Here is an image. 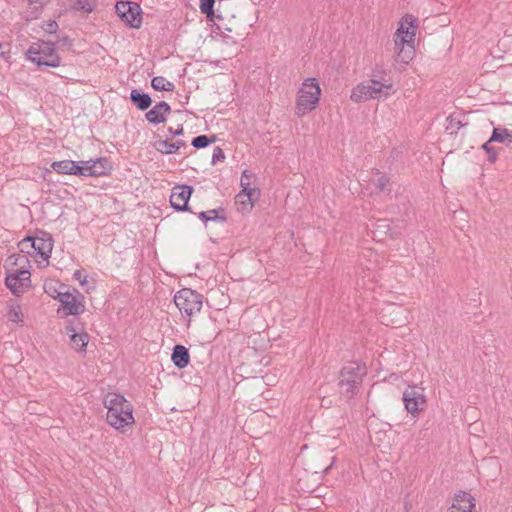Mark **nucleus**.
I'll use <instances>...</instances> for the list:
<instances>
[{"instance_id": "1", "label": "nucleus", "mask_w": 512, "mask_h": 512, "mask_svg": "<svg viewBox=\"0 0 512 512\" xmlns=\"http://www.w3.org/2000/svg\"><path fill=\"white\" fill-rule=\"evenodd\" d=\"M103 406L107 409V424L116 431L125 433L134 425L133 406L122 394L108 392L103 397Z\"/></svg>"}, {"instance_id": "2", "label": "nucleus", "mask_w": 512, "mask_h": 512, "mask_svg": "<svg viewBox=\"0 0 512 512\" xmlns=\"http://www.w3.org/2000/svg\"><path fill=\"white\" fill-rule=\"evenodd\" d=\"M320 95L321 89L317 79L314 77L305 79L297 93L295 114L302 117L316 109Z\"/></svg>"}, {"instance_id": "3", "label": "nucleus", "mask_w": 512, "mask_h": 512, "mask_svg": "<svg viewBox=\"0 0 512 512\" xmlns=\"http://www.w3.org/2000/svg\"><path fill=\"white\" fill-rule=\"evenodd\" d=\"M392 87L391 81H380L371 78L369 82H363L354 87L350 98L354 102L385 99L391 94Z\"/></svg>"}, {"instance_id": "4", "label": "nucleus", "mask_w": 512, "mask_h": 512, "mask_svg": "<svg viewBox=\"0 0 512 512\" xmlns=\"http://www.w3.org/2000/svg\"><path fill=\"white\" fill-rule=\"evenodd\" d=\"M18 247L22 253L38 256L48 263L53 249L52 236L45 231H39L35 236L22 239Z\"/></svg>"}, {"instance_id": "5", "label": "nucleus", "mask_w": 512, "mask_h": 512, "mask_svg": "<svg viewBox=\"0 0 512 512\" xmlns=\"http://www.w3.org/2000/svg\"><path fill=\"white\" fill-rule=\"evenodd\" d=\"M27 59L38 67H59L61 58L57 53L55 43L40 41L31 45L26 51Z\"/></svg>"}, {"instance_id": "6", "label": "nucleus", "mask_w": 512, "mask_h": 512, "mask_svg": "<svg viewBox=\"0 0 512 512\" xmlns=\"http://www.w3.org/2000/svg\"><path fill=\"white\" fill-rule=\"evenodd\" d=\"M365 374V368L357 362H350L344 365L340 371V380L338 383L340 393L347 399L353 398L358 393L359 386Z\"/></svg>"}, {"instance_id": "7", "label": "nucleus", "mask_w": 512, "mask_h": 512, "mask_svg": "<svg viewBox=\"0 0 512 512\" xmlns=\"http://www.w3.org/2000/svg\"><path fill=\"white\" fill-rule=\"evenodd\" d=\"M202 299L201 294L190 288H183L174 295V303L179 311L189 317L188 324L190 323V317L200 312L203 304Z\"/></svg>"}, {"instance_id": "8", "label": "nucleus", "mask_w": 512, "mask_h": 512, "mask_svg": "<svg viewBox=\"0 0 512 512\" xmlns=\"http://www.w3.org/2000/svg\"><path fill=\"white\" fill-rule=\"evenodd\" d=\"M120 19L131 28H139L142 24V10L139 4L131 1H120L115 5Z\"/></svg>"}, {"instance_id": "9", "label": "nucleus", "mask_w": 512, "mask_h": 512, "mask_svg": "<svg viewBox=\"0 0 512 512\" xmlns=\"http://www.w3.org/2000/svg\"><path fill=\"white\" fill-rule=\"evenodd\" d=\"M402 400L405 409L412 415H417L426 405L424 389L418 386H409L404 392Z\"/></svg>"}, {"instance_id": "10", "label": "nucleus", "mask_w": 512, "mask_h": 512, "mask_svg": "<svg viewBox=\"0 0 512 512\" xmlns=\"http://www.w3.org/2000/svg\"><path fill=\"white\" fill-rule=\"evenodd\" d=\"M5 284L14 295H20L30 286V272L17 270L6 277Z\"/></svg>"}, {"instance_id": "11", "label": "nucleus", "mask_w": 512, "mask_h": 512, "mask_svg": "<svg viewBox=\"0 0 512 512\" xmlns=\"http://www.w3.org/2000/svg\"><path fill=\"white\" fill-rule=\"evenodd\" d=\"M193 188L188 185H177L172 189L170 204L177 211H188V201Z\"/></svg>"}, {"instance_id": "12", "label": "nucleus", "mask_w": 512, "mask_h": 512, "mask_svg": "<svg viewBox=\"0 0 512 512\" xmlns=\"http://www.w3.org/2000/svg\"><path fill=\"white\" fill-rule=\"evenodd\" d=\"M63 310L67 315L77 316L84 312V304L70 292H59L57 296Z\"/></svg>"}, {"instance_id": "13", "label": "nucleus", "mask_w": 512, "mask_h": 512, "mask_svg": "<svg viewBox=\"0 0 512 512\" xmlns=\"http://www.w3.org/2000/svg\"><path fill=\"white\" fill-rule=\"evenodd\" d=\"M405 22L409 24V26H405L403 22L400 23V26L395 32L394 35V46H399L403 44L413 45L415 30L413 28V19L411 16L405 17Z\"/></svg>"}, {"instance_id": "14", "label": "nucleus", "mask_w": 512, "mask_h": 512, "mask_svg": "<svg viewBox=\"0 0 512 512\" xmlns=\"http://www.w3.org/2000/svg\"><path fill=\"white\" fill-rule=\"evenodd\" d=\"M66 334L69 335L72 346L80 352H85L89 342V335L83 329H77L72 321L66 325Z\"/></svg>"}, {"instance_id": "15", "label": "nucleus", "mask_w": 512, "mask_h": 512, "mask_svg": "<svg viewBox=\"0 0 512 512\" xmlns=\"http://www.w3.org/2000/svg\"><path fill=\"white\" fill-rule=\"evenodd\" d=\"M475 509V498L468 492L459 491L455 494L453 503L448 512H473Z\"/></svg>"}, {"instance_id": "16", "label": "nucleus", "mask_w": 512, "mask_h": 512, "mask_svg": "<svg viewBox=\"0 0 512 512\" xmlns=\"http://www.w3.org/2000/svg\"><path fill=\"white\" fill-rule=\"evenodd\" d=\"M170 112V105L165 101H161L157 103L153 108H151L148 112H146L145 118L149 123L158 125L166 121L167 116L170 114Z\"/></svg>"}, {"instance_id": "17", "label": "nucleus", "mask_w": 512, "mask_h": 512, "mask_svg": "<svg viewBox=\"0 0 512 512\" xmlns=\"http://www.w3.org/2000/svg\"><path fill=\"white\" fill-rule=\"evenodd\" d=\"M259 196L260 191H253L252 193L240 191L235 197V204L238 211L242 214L249 213Z\"/></svg>"}, {"instance_id": "18", "label": "nucleus", "mask_w": 512, "mask_h": 512, "mask_svg": "<svg viewBox=\"0 0 512 512\" xmlns=\"http://www.w3.org/2000/svg\"><path fill=\"white\" fill-rule=\"evenodd\" d=\"M88 164L89 177H100L110 173L112 166L106 157H100L96 159H89L85 161Z\"/></svg>"}, {"instance_id": "19", "label": "nucleus", "mask_w": 512, "mask_h": 512, "mask_svg": "<svg viewBox=\"0 0 512 512\" xmlns=\"http://www.w3.org/2000/svg\"><path fill=\"white\" fill-rule=\"evenodd\" d=\"M171 360L179 369L187 367L190 360L188 349L180 344L175 345L172 351Z\"/></svg>"}, {"instance_id": "20", "label": "nucleus", "mask_w": 512, "mask_h": 512, "mask_svg": "<svg viewBox=\"0 0 512 512\" xmlns=\"http://www.w3.org/2000/svg\"><path fill=\"white\" fill-rule=\"evenodd\" d=\"M130 100L141 111L147 110L152 104L149 94L144 93L141 89H132Z\"/></svg>"}, {"instance_id": "21", "label": "nucleus", "mask_w": 512, "mask_h": 512, "mask_svg": "<svg viewBox=\"0 0 512 512\" xmlns=\"http://www.w3.org/2000/svg\"><path fill=\"white\" fill-rule=\"evenodd\" d=\"M198 218L201 219L203 222H218V223H225L227 221V217L225 215V209L222 207L208 210V211H202L198 213Z\"/></svg>"}, {"instance_id": "22", "label": "nucleus", "mask_w": 512, "mask_h": 512, "mask_svg": "<svg viewBox=\"0 0 512 512\" xmlns=\"http://www.w3.org/2000/svg\"><path fill=\"white\" fill-rule=\"evenodd\" d=\"M489 142H499L505 145H510L512 143V130L503 127L494 128L489 138Z\"/></svg>"}, {"instance_id": "23", "label": "nucleus", "mask_w": 512, "mask_h": 512, "mask_svg": "<svg viewBox=\"0 0 512 512\" xmlns=\"http://www.w3.org/2000/svg\"><path fill=\"white\" fill-rule=\"evenodd\" d=\"M257 181L256 174L250 172L249 170L245 169L242 172L241 178H240V186L242 192H249L252 193L253 191H260L257 187L253 186Z\"/></svg>"}, {"instance_id": "24", "label": "nucleus", "mask_w": 512, "mask_h": 512, "mask_svg": "<svg viewBox=\"0 0 512 512\" xmlns=\"http://www.w3.org/2000/svg\"><path fill=\"white\" fill-rule=\"evenodd\" d=\"M394 50L396 53V60L403 64H408L414 56V45L403 44L399 46H394Z\"/></svg>"}, {"instance_id": "25", "label": "nucleus", "mask_w": 512, "mask_h": 512, "mask_svg": "<svg viewBox=\"0 0 512 512\" xmlns=\"http://www.w3.org/2000/svg\"><path fill=\"white\" fill-rule=\"evenodd\" d=\"M212 27L213 33L220 38L222 43L226 45H235L237 43V39L229 35V33L232 32V28L228 26L223 27L216 23H214Z\"/></svg>"}, {"instance_id": "26", "label": "nucleus", "mask_w": 512, "mask_h": 512, "mask_svg": "<svg viewBox=\"0 0 512 512\" xmlns=\"http://www.w3.org/2000/svg\"><path fill=\"white\" fill-rule=\"evenodd\" d=\"M151 86L156 91H166L171 92L174 90L175 86L172 82L168 81L163 76H155L151 80Z\"/></svg>"}, {"instance_id": "27", "label": "nucleus", "mask_w": 512, "mask_h": 512, "mask_svg": "<svg viewBox=\"0 0 512 512\" xmlns=\"http://www.w3.org/2000/svg\"><path fill=\"white\" fill-rule=\"evenodd\" d=\"M153 147L158 151L159 153L163 155H170L177 152V147L174 146L173 142H169V140H156L153 143Z\"/></svg>"}, {"instance_id": "28", "label": "nucleus", "mask_w": 512, "mask_h": 512, "mask_svg": "<svg viewBox=\"0 0 512 512\" xmlns=\"http://www.w3.org/2000/svg\"><path fill=\"white\" fill-rule=\"evenodd\" d=\"M464 125L466 124L463 123L460 115L451 114L446 119V131L451 135L456 134Z\"/></svg>"}, {"instance_id": "29", "label": "nucleus", "mask_w": 512, "mask_h": 512, "mask_svg": "<svg viewBox=\"0 0 512 512\" xmlns=\"http://www.w3.org/2000/svg\"><path fill=\"white\" fill-rule=\"evenodd\" d=\"M89 169L90 167H88V164H86L85 161L72 160L70 175L89 177Z\"/></svg>"}, {"instance_id": "30", "label": "nucleus", "mask_w": 512, "mask_h": 512, "mask_svg": "<svg viewBox=\"0 0 512 512\" xmlns=\"http://www.w3.org/2000/svg\"><path fill=\"white\" fill-rule=\"evenodd\" d=\"M7 318L9 321L16 323V324H22L23 323V313L21 310L20 305H10L8 312H7Z\"/></svg>"}, {"instance_id": "31", "label": "nucleus", "mask_w": 512, "mask_h": 512, "mask_svg": "<svg viewBox=\"0 0 512 512\" xmlns=\"http://www.w3.org/2000/svg\"><path fill=\"white\" fill-rule=\"evenodd\" d=\"M71 165H72V160L54 161L51 164V168L53 169V171H55L59 174L70 175Z\"/></svg>"}, {"instance_id": "32", "label": "nucleus", "mask_w": 512, "mask_h": 512, "mask_svg": "<svg viewBox=\"0 0 512 512\" xmlns=\"http://www.w3.org/2000/svg\"><path fill=\"white\" fill-rule=\"evenodd\" d=\"M95 6V2L91 0H76L72 5V9L75 11L91 13L95 9Z\"/></svg>"}, {"instance_id": "33", "label": "nucleus", "mask_w": 512, "mask_h": 512, "mask_svg": "<svg viewBox=\"0 0 512 512\" xmlns=\"http://www.w3.org/2000/svg\"><path fill=\"white\" fill-rule=\"evenodd\" d=\"M215 141V137H208L207 135H199L193 138L192 146L196 149H202Z\"/></svg>"}, {"instance_id": "34", "label": "nucleus", "mask_w": 512, "mask_h": 512, "mask_svg": "<svg viewBox=\"0 0 512 512\" xmlns=\"http://www.w3.org/2000/svg\"><path fill=\"white\" fill-rule=\"evenodd\" d=\"M491 143L492 142H489L488 140L482 144L481 148L486 152L488 161L490 163H495L498 158V152L493 146H491Z\"/></svg>"}, {"instance_id": "35", "label": "nucleus", "mask_w": 512, "mask_h": 512, "mask_svg": "<svg viewBox=\"0 0 512 512\" xmlns=\"http://www.w3.org/2000/svg\"><path fill=\"white\" fill-rule=\"evenodd\" d=\"M215 0H200L199 8L201 13H212L214 8Z\"/></svg>"}, {"instance_id": "36", "label": "nucleus", "mask_w": 512, "mask_h": 512, "mask_svg": "<svg viewBox=\"0 0 512 512\" xmlns=\"http://www.w3.org/2000/svg\"><path fill=\"white\" fill-rule=\"evenodd\" d=\"M224 159L225 154L222 148L219 146L214 147L211 163L216 164L217 162L223 161Z\"/></svg>"}, {"instance_id": "37", "label": "nucleus", "mask_w": 512, "mask_h": 512, "mask_svg": "<svg viewBox=\"0 0 512 512\" xmlns=\"http://www.w3.org/2000/svg\"><path fill=\"white\" fill-rule=\"evenodd\" d=\"M42 29L48 34H55L58 30V23L55 20L45 22Z\"/></svg>"}, {"instance_id": "38", "label": "nucleus", "mask_w": 512, "mask_h": 512, "mask_svg": "<svg viewBox=\"0 0 512 512\" xmlns=\"http://www.w3.org/2000/svg\"><path fill=\"white\" fill-rule=\"evenodd\" d=\"M73 278L79 281L82 286L87 284V275L83 270H76L73 274Z\"/></svg>"}, {"instance_id": "39", "label": "nucleus", "mask_w": 512, "mask_h": 512, "mask_svg": "<svg viewBox=\"0 0 512 512\" xmlns=\"http://www.w3.org/2000/svg\"><path fill=\"white\" fill-rule=\"evenodd\" d=\"M388 182H389V180H388V178H387V177H385V176H381V177H379V178H378V180H377L376 187H377L379 190L383 191V190L385 189V187L387 186Z\"/></svg>"}, {"instance_id": "40", "label": "nucleus", "mask_w": 512, "mask_h": 512, "mask_svg": "<svg viewBox=\"0 0 512 512\" xmlns=\"http://www.w3.org/2000/svg\"><path fill=\"white\" fill-rule=\"evenodd\" d=\"M204 15H206V18L208 21H211L213 22L215 19H218V20H221L222 19V15L220 13H216L214 8L212 9V13H203Z\"/></svg>"}, {"instance_id": "41", "label": "nucleus", "mask_w": 512, "mask_h": 512, "mask_svg": "<svg viewBox=\"0 0 512 512\" xmlns=\"http://www.w3.org/2000/svg\"><path fill=\"white\" fill-rule=\"evenodd\" d=\"M168 132L173 136H179L182 135L184 132L183 126L179 125L176 129H173L172 127L168 128Z\"/></svg>"}, {"instance_id": "42", "label": "nucleus", "mask_w": 512, "mask_h": 512, "mask_svg": "<svg viewBox=\"0 0 512 512\" xmlns=\"http://www.w3.org/2000/svg\"><path fill=\"white\" fill-rule=\"evenodd\" d=\"M173 143H174V146H176V147H177V151H178L181 147L186 146V143H185V141H183V140H177V141H175V142H173Z\"/></svg>"}, {"instance_id": "43", "label": "nucleus", "mask_w": 512, "mask_h": 512, "mask_svg": "<svg viewBox=\"0 0 512 512\" xmlns=\"http://www.w3.org/2000/svg\"><path fill=\"white\" fill-rule=\"evenodd\" d=\"M372 78H375L376 80H380V81H389L388 79H385L384 77H382L381 75L376 74V73H373Z\"/></svg>"}, {"instance_id": "44", "label": "nucleus", "mask_w": 512, "mask_h": 512, "mask_svg": "<svg viewBox=\"0 0 512 512\" xmlns=\"http://www.w3.org/2000/svg\"><path fill=\"white\" fill-rule=\"evenodd\" d=\"M61 40H62L63 43H69L70 42V39L67 36L63 37Z\"/></svg>"}, {"instance_id": "45", "label": "nucleus", "mask_w": 512, "mask_h": 512, "mask_svg": "<svg viewBox=\"0 0 512 512\" xmlns=\"http://www.w3.org/2000/svg\"><path fill=\"white\" fill-rule=\"evenodd\" d=\"M31 2H38V0H30Z\"/></svg>"}]
</instances>
